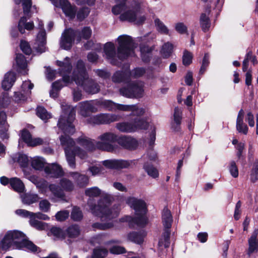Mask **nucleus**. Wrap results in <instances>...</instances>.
I'll list each match as a JSON object with an SVG mask.
<instances>
[{
  "instance_id": "f257e3e1",
  "label": "nucleus",
  "mask_w": 258,
  "mask_h": 258,
  "mask_svg": "<svg viewBox=\"0 0 258 258\" xmlns=\"http://www.w3.org/2000/svg\"><path fill=\"white\" fill-rule=\"evenodd\" d=\"M117 40L118 46L117 52L115 45L112 42L106 43L103 48L106 58L110 60L111 64L114 66H116L118 63V61L115 58L116 55L119 60L123 61L127 59L134 50V42L131 36L126 35H121L118 37Z\"/></svg>"
},
{
  "instance_id": "f03ea898",
  "label": "nucleus",
  "mask_w": 258,
  "mask_h": 258,
  "mask_svg": "<svg viewBox=\"0 0 258 258\" xmlns=\"http://www.w3.org/2000/svg\"><path fill=\"white\" fill-rule=\"evenodd\" d=\"M63 114L60 116L57 122V126L64 134L59 137V140L62 146H66L65 149H71L75 143L70 135L75 132V127L73 122L75 118V111L70 106H63Z\"/></svg>"
},
{
  "instance_id": "7ed1b4c3",
  "label": "nucleus",
  "mask_w": 258,
  "mask_h": 258,
  "mask_svg": "<svg viewBox=\"0 0 258 258\" xmlns=\"http://www.w3.org/2000/svg\"><path fill=\"white\" fill-rule=\"evenodd\" d=\"M114 201L113 197L110 194L103 193L97 204L94 199H88L87 205L92 214L97 217L112 219L118 216V211L113 213L112 209L109 208Z\"/></svg>"
},
{
  "instance_id": "20e7f679",
  "label": "nucleus",
  "mask_w": 258,
  "mask_h": 258,
  "mask_svg": "<svg viewBox=\"0 0 258 258\" xmlns=\"http://www.w3.org/2000/svg\"><path fill=\"white\" fill-rule=\"evenodd\" d=\"M99 139L102 141H106L112 145L113 143L117 142L123 149L130 151L135 150L138 147V141L131 136H118L113 133L108 132L100 135Z\"/></svg>"
},
{
  "instance_id": "39448f33",
  "label": "nucleus",
  "mask_w": 258,
  "mask_h": 258,
  "mask_svg": "<svg viewBox=\"0 0 258 258\" xmlns=\"http://www.w3.org/2000/svg\"><path fill=\"white\" fill-rule=\"evenodd\" d=\"M7 233L9 234V236L13 242L14 248L17 249L26 248L31 252L37 251L38 247L29 240L26 234L23 232L18 230H13L7 231Z\"/></svg>"
},
{
  "instance_id": "423d86ee",
  "label": "nucleus",
  "mask_w": 258,
  "mask_h": 258,
  "mask_svg": "<svg viewBox=\"0 0 258 258\" xmlns=\"http://www.w3.org/2000/svg\"><path fill=\"white\" fill-rule=\"evenodd\" d=\"M77 142L88 151H93L97 148L103 151L113 152L118 149L117 145H112L106 141L97 142L95 145L90 139L84 137L78 138Z\"/></svg>"
},
{
  "instance_id": "0eeeda50",
  "label": "nucleus",
  "mask_w": 258,
  "mask_h": 258,
  "mask_svg": "<svg viewBox=\"0 0 258 258\" xmlns=\"http://www.w3.org/2000/svg\"><path fill=\"white\" fill-rule=\"evenodd\" d=\"M120 95L128 98H141L144 90L142 86L135 82H130L119 90Z\"/></svg>"
},
{
  "instance_id": "6e6552de",
  "label": "nucleus",
  "mask_w": 258,
  "mask_h": 258,
  "mask_svg": "<svg viewBox=\"0 0 258 258\" xmlns=\"http://www.w3.org/2000/svg\"><path fill=\"white\" fill-rule=\"evenodd\" d=\"M77 36V31L72 28L66 29L62 34L60 43L61 48L69 50L71 49Z\"/></svg>"
},
{
  "instance_id": "1a4fd4ad",
  "label": "nucleus",
  "mask_w": 258,
  "mask_h": 258,
  "mask_svg": "<svg viewBox=\"0 0 258 258\" xmlns=\"http://www.w3.org/2000/svg\"><path fill=\"white\" fill-rule=\"evenodd\" d=\"M120 116L117 115L109 113H100L89 118V121L96 124H106L118 121Z\"/></svg>"
},
{
  "instance_id": "9d476101",
  "label": "nucleus",
  "mask_w": 258,
  "mask_h": 258,
  "mask_svg": "<svg viewBox=\"0 0 258 258\" xmlns=\"http://www.w3.org/2000/svg\"><path fill=\"white\" fill-rule=\"evenodd\" d=\"M73 78L77 84H82L85 80L88 79L85 63L82 59L77 61Z\"/></svg>"
},
{
  "instance_id": "9b49d317",
  "label": "nucleus",
  "mask_w": 258,
  "mask_h": 258,
  "mask_svg": "<svg viewBox=\"0 0 258 258\" xmlns=\"http://www.w3.org/2000/svg\"><path fill=\"white\" fill-rule=\"evenodd\" d=\"M136 215L137 217L125 216L120 219V221L128 222V226L130 227H133L135 225L142 227L146 226L148 222V219L146 216V214H140Z\"/></svg>"
},
{
  "instance_id": "f8f14e48",
  "label": "nucleus",
  "mask_w": 258,
  "mask_h": 258,
  "mask_svg": "<svg viewBox=\"0 0 258 258\" xmlns=\"http://www.w3.org/2000/svg\"><path fill=\"white\" fill-rule=\"evenodd\" d=\"M20 136L19 144L21 141H22L29 147H35L41 145L43 143V140L40 138H33L30 131L26 128H24L21 131Z\"/></svg>"
},
{
  "instance_id": "ddd939ff",
  "label": "nucleus",
  "mask_w": 258,
  "mask_h": 258,
  "mask_svg": "<svg viewBox=\"0 0 258 258\" xmlns=\"http://www.w3.org/2000/svg\"><path fill=\"white\" fill-rule=\"evenodd\" d=\"M126 203L135 210L136 214H146L147 213V204L143 200L129 197L126 200Z\"/></svg>"
},
{
  "instance_id": "4468645a",
  "label": "nucleus",
  "mask_w": 258,
  "mask_h": 258,
  "mask_svg": "<svg viewBox=\"0 0 258 258\" xmlns=\"http://www.w3.org/2000/svg\"><path fill=\"white\" fill-rule=\"evenodd\" d=\"M59 6L65 15L73 20L76 17L77 7L68 0H59Z\"/></svg>"
},
{
  "instance_id": "2eb2a0df",
  "label": "nucleus",
  "mask_w": 258,
  "mask_h": 258,
  "mask_svg": "<svg viewBox=\"0 0 258 258\" xmlns=\"http://www.w3.org/2000/svg\"><path fill=\"white\" fill-rule=\"evenodd\" d=\"M103 165L108 169H121L128 168L131 163L128 161L124 160H106L103 162Z\"/></svg>"
},
{
  "instance_id": "dca6fc26",
  "label": "nucleus",
  "mask_w": 258,
  "mask_h": 258,
  "mask_svg": "<svg viewBox=\"0 0 258 258\" xmlns=\"http://www.w3.org/2000/svg\"><path fill=\"white\" fill-rule=\"evenodd\" d=\"M7 116L4 111H0V139L3 141L8 140L9 138L8 133L9 124L7 122Z\"/></svg>"
},
{
  "instance_id": "f3484780",
  "label": "nucleus",
  "mask_w": 258,
  "mask_h": 258,
  "mask_svg": "<svg viewBox=\"0 0 258 258\" xmlns=\"http://www.w3.org/2000/svg\"><path fill=\"white\" fill-rule=\"evenodd\" d=\"M44 170L46 174L55 178L61 177L64 175L62 168L57 163H53L45 166Z\"/></svg>"
},
{
  "instance_id": "a211bd4d",
  "label": "nucleus",
  "mask_w": 258,
  "mask_h": 258,
  "mask_svg": "<svg viewBox=\"0 0 258 258\" xmlns=\"http://www.w3.org/2000/svg\"><path fill=\"white\" fill-rule=\"evenodd\" d=\"M83 86V89L87 93L94 94L99 92L100 86L97 83L91 79H87L82 84H79Z\"/></svg>"
},
{
  "instance_id": "6ab92c4d",
  "label": "nucleus",
  "mask_w": 258,
  "mask_h": 258,
  "mask_svg": "<svg viewBox=\"0 0 258 258\" xmlns=\"http://www.w3.org/2000/svg\"><path fill=\"white\" fill-rule=\"evenodd\" d=\"M146 232L144 230L139 231H132L127 236V239L136 244L141 245L144 241V238L146 236Z\"/></svg>"
},
{
  "instance_id": "aec40b11",
  "label": "nucleus",
  "mask_w": 258,
  "mask_h": 258,
  "mask_svg": "<svg viewBox=\"0 0 258 258\" xmlns=\"http://www.w3.org/2000/svg\"><path fill=\"white\" fill-rule=\"evenodd\" d=\"M182 112L178 107L174 109L173 121L171 123V128L174 132L180 130V125L182 119Z\"/></svg>"
},
{
  "instance_id": "412c9836",
  "label": "nucleus",
  "mask_w": 258,
  "mask_h": 258,
  "mask_svg": "<svg viewBox=\"0 0 258 258\" xmlns=\"http://www.w3.org/2000/svg\"><path fill=\"white\" fill-rule=\"evenodd\" d=\"M16 80V74L12 71L7 72L2 82V87L6 91L10 89Z\"/></svg>"
},
{
  "instance_id": "4be33fe9",
  "label": "nucleus",
  "mask_w": 258,
  "mask_h": 258,
  "mask_svg": "<svg viewBox=\"0 0 258 258\" xmlns=\"http://www.w3.org/2000/svg\"><path fill=\"white\" fill-rule=\"evenodd\" d=\"M258 234V229H255L253 232L252 235L248 239V254L250 255L254 252H257L258 251V239L257 238Z\"/></svg>"
},
{
  "instance_id": "5701e85b",
  "label": "nucleus",
  "mask_w": 258,
  "mask_h": 258,
  "mask_svg": "<svg viewBox=\"0 0 258 258\" xmlns=\"http://www.w3.org/2000/svg\"><path fill=\"white\" fill-rule=\"evenodd\" d=\"M71 176L75 180V181L79 187L83 188L88 185L89 178L88 176L80 174L77 172L70 173Z\"/></svg>"
},
{
  "instance_id": "b1692460",
  "label": "nucleus",
  "mask_w": 258,
  "mask_h": 258,
  "mask_svg": "<svg viewBox=\"0 0 258 258\" xmlns=\"http://www.w3.org/2000/svg\"><path fill=\"white\" fill-rule=\"evenodd\" d=\"M27 18L26 16H23L20 19L18 29L19 31L23 34L25 33V29L31 31L34 29V25L33 21L27 22Z\"/></svg>"
},
{
  "instance_id": "393cba45",
  "label": "nucleus",
  "mask_w": 258,
  "mask_h": 258,
  "mask_svg": "<svg viewBox=\"0 0 258 258\" xmlns=\"http://www.w3.org/2000/svg\"><path fill=\"white\" fill-rule=\"evenodd\" d=\"M131 72L128 71H117L112 76V80L114 83H119L130 79Z\"/></svg>"
},
{
  "instance_id": "a878e982",
  "label": "nucleus",
  "mask_w": 258,
  "mask_h": 258,
  "mask_svg": "<svg viewBox=\"0 0 258 258\" xmlns=\"http://www.w3.org/2000/svg\"><path fill=\"white\" fill-rule=\"evenodd\" d=\"M121 110L124 111H133L135 112L136 114L138 115H143L145 113V110L143 108L138 109V108L136 105H124L118 104L116 103L115 110Z\"/></svg>"
},
{
  "instance_id": "bb28decb",
  "label": "nucleus",
  "mask_w": 258,
  "mask_h": 258,
  "mask_svg": "<svg viewBox=\"0 0 258 258\" xmlns=\"http://www.w3.org/2000/svg\"><path fill=\"white\" fill-rule=\"evenodd\" d=\"M80 110L82 115L84 117L89 116L91 113L97 111V108L88 101L81 103Z\"/></svg>"
},
{
  "instance_id": "cd10ccee",
  "label": "nucleus",
  "mask_w": 258,
  "mask_h": 258,
  "mask_svg": "<svg viewBox=\"0 0 258 258\" xmlns=\"http://www.w3.org/2000/svg\"><path fill=\"white\" fill-rule=\"evenodd\" d=\"M162 221L164 228H171L173 222L171 211L166 206L162 212Z\"/></svg>"
},
{
  "instance_id": "c85d7f7f",
  "label": "nucleus",
  "mask_w": 258,
  "mask_h": 258,
  "mask_svg": "<svg viewBox=\"0 0 258 258\" xmlns=\"http://www.w3.org/2000/svg\"><path fill=\"white\" fill-rule=\"evenodd\" d=\"M138 14L137 10H128L121 14L119 19L122 22L127 21L128 22H135L137 20Z\"/></svg>"
},
{
  "instance_id": "c756f323",
  "label": "nucleus",
  "mask_w": 258,
  "mask_h": 258,
  "mask_svg": "<svg viewBox=\"0 0 258 258\" xmlns=\"http://www.w3.org/2000/svg\"><path fill=\"white\" fill-rule=\"evenodd\" d=\"M138 116L135 117L133 120V127L135 132L137 130H147L149 126L148 122L145 119L141 118L140 116L141 115H138Z\"/></svg>"
},
{
  "instance_id": "7c9ffc66",
  "label": "nucleus",
  "mask_w": 258,
  "mask_h": 258,
  "mask_svg": "<svg viewBox=\"0 0 258 258\" xmlns=\"http://www.w3.org/2000/svg\"><path fill=\"white\" fill-rule=\"evenodd\" d=\"M48 187L55 197L59 198L63 201H66V195L60 187L55 184H50Z\"/></svg>"
},
{
  "instance_id": "2f4dec72",
  "label": "nucleus",
  "mask_w": 258,
  "mask_h": 258,
  "mask_svg": "<svg viewBox=\"0 0 258 258\" xmlns=\"http://www.w3.org/2000/svg\"><path fill=\"white\" fill-rule=\"evenodd\" d=\"M173 52V45L167 42L165 43L162 46L160 50V54L164 59H167L169 58Z\"/></svg>"
},
{
  "instance_id": "473e14b6",
  "label": "nucleus",
  "mask_w": 258,
  "mask_h": 258,
  "mask_svg": "<svg viewBox=\"0 0 258 258\" xmlns=\"http://www.w3.org/2000/svg\"><path fill=\"white\" fill-rule=\"evenodd\" d=\"M10 186L14 191L18 192H23L25 189V186L22 180L18 177L11 178Z\"/></svg>"
},
{
  "instance_id": "72a5a7b5",
  "label": "nucleus",
  "mask_w": 258,
  "mask_h": 258,
  "mask_svg": "<svg viewBox=\"0 0 258 258\" xmlns=\"http://www.w3.org/2000/svg\"><path fill=\"white\" fill-rule=\"evenodd\" d=\"M64 232L66 233V237L75 238L80 234V229L78 225H72L67 228Z\"/></svg>"
},
{
  "instance_id": "f704fd0d",
  "label": "nucleus",
  "mask_w": 258,
  "mask_h": 258,
  "mask_svg": "<svg viewBox=\"0 0 258 258\" xmlns=\"http://www.w3.org/2000/svg\"><path fill=\"white\" fill-rule=\"evenodd\" d=\"M200 24L202 30L204 32L209 30L211 26V21L209 17L205 13H202L200 18Z\"/></svg>"
},
{
  "instance_id": "c9c22d12",
  "label": "nucleus",
  "mask_w": 258,
  "mask_h": 258,
  "mask_svg": "<svg viewBox=\"0 0 258 258\" xmlns=\"http://www.w3.org/2000/svg\"><path fill=\"white\" fill-rule=\"evenodd\" d=\"M12 246L14 247L13 242L9 236V234L6 233L0 242V247L3 250L7 251Z\"/></svg>"
},
{
  "instance_id": "e433bc0d",
  "label": "nucleus",
  "mask_w": 258,
  "mask_h": 258,
  "mask_svg": "<svg viewBox=\"0 0 258 258\" xmlns=\"http://www.w3.org/2000/svg\"><path fill=\"white\" fill-rule=\"evenodd\" d=\"M90 13V9L87 7H83L77 10L76 17L79 22H83L88 17Z\"/></svg>"
},
{
  "instance_id": "4c0bfd02",
  "label": "nucleus",
  "mask_w": 258,
  "mask_h": 258,
  "mask_svg": "<svg viewBox=\"0 0 258 258\" xmlns=\"http://www.w3.org/2000/svg\"><path fill=\"white\" fill-rule=\"evenodd\" d=\"M143 168L150 176L153 178L158 177V171L152 164L148 162L145 163L143 166Z\"/></svg>"
},
{
  "instance_id": "58836bf2",
  "label": "nucleus",
  "mask_w": 258,
  "mask_h": 258,
  "mask_svg": "<svg viewBox=\"0 0 258 258\" xmlns=\"http://www.w3.org/2000/svg\"><path fill=\"white\" fill-rule=\"evenodd\" d=\"M36 111L37 116L44 122H46L51 117L50 113L43 106H38Z\"/></svg>"
},
{
  "instance_id": "ea45409f",
  "label": "nucleus",
  "mask_w": 258,
  "mask_h": 258,
  "mask_svg": "<svg viewBox=\"0 0 258 258\" xmlns=\"http://www.w3.org/2000/svg\"><path fill=\"white\" fill-rule=\"evenodd\" d=\"M66 158L69 166L75 168L76 167V155L72 149H64Z\"/></svg>"
},
{
  "instance_id": "a19ab883",
  "label": "nucleus",
  "mask_w": 258,
  "mask_h": 258,
  "mask_svg": "<svg viewBox=\"0 0 258 258\" xmlns=\"http://www.w3.org/2000/svg\"><path fill=\"white\" fill-rule=\"evenodd\" d=\"M39 197L37 194H25L22 197L23 204L30 205L38 201Z\"/></svg>"
},
{
  "instance_id": "79ce46f5",
  "label": "nucleus",
  "mask_w": 258,
  "mask_h": 258,
  "mask_svg": "<svg viewBox=\"0 0 258 258\" xmlns=\"http://www.w3.org/2000/svg\"><path fill=\"white\" fill-rule=\"evenodd\" d=\"M77 33H78L79 35L77 36V41H80L81 37L85 40L89 39L92 34V30L90 27H84L81 32L79 30H76Z\"/></svg>"
},
{
  "instance_id": "37998d69",
  "label": "nucleus",
  "mask_w": 258,
  "mask_h": 258,
  "mask_svg": "<svg viewBox=\"0 0 258 258\" xmlns=\"http://www.w3.org/2000/svg\"><path fill=\"white\" fill-rule=\"evenodd\" d=\"M62 189L67 192H70L73 190L74 185L73 182L66 178H62L59 183Z\"/></svg>"
},
{
  "instance_id": "c03bdc74",
  "label": "nucleus",
  "mask_w": 258,
  "mask_h": 258,
  "mask_svg": "<svg viewBox=\"0 0 258 258\" xmlns=\"http://www.w3.org/2000/svg\"><path fill=\"white\" fill-rule=\"evenodd\" d=\"M116 127L117 130L121 132H134L132 123H129L127 122L117 123L116 125Z\"/></svg>"
},
{
  "instance_id": "a18cd8bd",
  "label": "nucleus",
  "mask_w": 258,
  "mask_h": 258,
  "mask_svg": "<svg viewBox=\"0 0 258 258\" xmlns=\"http://www.w3.org/2000/svg\"><path fill=\"white\" fill-rule=\"evenodd\" d=\"M15 60L18 69L24 70L27 68L26 60L23 54L21 53L17 54Z\"/></svg>"
},
{
  "instance_id": "49530a36",
  "label": "nucleus",
  "mask_w": 258,
  "mask_h": 258,
  "mask_svg": "<svg viewBox=\"0 0 258 258\" xmlns=\"http://www.w3.org/2000/svg\"><path fill=\"white\" fill-rule=\"evenodd\" d=\"M31 165L34 169L41 171L44 169L45 162L42 158L36 157L32 160Z\"/></svg>"
},
{
  "instance_id": "de8ad7c7",
  "label": "nucleus",
  "mask_w": 258,
  "mask_h": 258,
  "mask_svg": "<svg viewBox=\"0 0 258 258\" xmlns=\"http://www.w3.org/2000/svg\"><path fill=\"white\" fill-rule=\"evenodd\" d=\"M85 195L89 197V199H93L94 197H99L101 194V190L97 186L88 188L85 190Z\"/></svg>"
},
{
  "instance_id": "09e8293b",
  "label": "nucleus",
  "mask_w": 258,
  "mask_h": 258,
  "mask_svg": "<svg viewBox=\"0 0 258 258\" xmlns=\"http://www.w3.org/2000/svg\"><path fill=\"white\" fill-rule=\"evenodd\" d=\"M113 227V224L112 222L100 223L95 222L92 224V227L94 230H105Z\"/></svg>"
},
{
  "instance_id": "8fccbe9b",
  "label": "nucleus",
  "mask_w": 258,
  "mask_h": 258,
  "mask_svg": "<svg viewBox=\"0 0 258 258\" xmlns=\"http://www.w3.org/2000/svg\"><path fill=\"white\" fill-rule=\"evenodd\" d=\"M108 250L105 248H95L93 249L91 258H105Z\"/></svg>"
},
{
  "instance_id": "3c124183",
  "label": "nucleus",
  "mask_w": 258,
  "mask_h": 258,
  "mask_svg": "<svg viewBox=\"0 0 258 258\" xmlns=\"http://www.w3.org/2000/svg\"><path fill=\"white\" fill-rule=\"evenodd\" d=\"M155 26L157 27V31L163 34L167 35L169 33V30L164 23L160 20L159 19L156 18L154 20Z\"/></svg>"
},
{
  "instance_id": "603ef678",
  "label": "nucleus",
  "mask_w": 258,
  "mask_h": 258,
  "mask_svg": "<svg viewBox=\"0 0 258 258\" xmlns=\"http://www.w3.org/2000/svg\"><path fill=\"white\" fill-rule=\"evenodd\" d=\"M193 55L191 52L185 49L182 56V64L184 66H189L192 62Z\"/></svg>"
},
{
  "instance_id": "864d4df0",
  "label": "nucleus",
  "mask_w": 258,
  "mask_h": 258,
  "mask_svg": "<svg viewBox=\"0 0 258 258\" xmlns=\"http://www.w3.org/2000/svg\"><path fill=\"white\" fill-rule=\"evenodd\" d=\"M17 162L22 168H27L29 165V159L28 156L24 154H19Z\"/></svg>"
},
{
  "instance_id": "5fc2aeb1",
  "label": "nucleus",
  "mask_w": 258,
  "mask_h": 258,
  "mask_svg": "<svg viewBox=\"0 0 258 258\" xmlns=\"http://www.w3.org/2000/svg\"><path fill=\"white\" fill-rule=\"evenodd\" d=\"M20 48L22 52L26 55H30L32 53V49L29 43L24 40H21L20 43Z\"/></svg>"
},
{
  "instance_id": "6e6d98bb",
  "label": "nucleus",
  "mask_w": 258,
  "mask_h": 258,
  "mask_svg": "<svg viewBox=\"0 0 258 258\" xmlns=\"http://www.w3.org/2000/svg\"><path fill=\"white\" fill-rule=\"evenodd\" d=\"M109 251L113 254H121L126 252L125 247L120 245H113L110 247Z\"/></svg>"
},
{
  "instance_id": "4d7b16f0",
  "label": "nucleus",
  "mask_w": 258,
  "mask_h": 258,
  "mask_svg": "<svg viewBox=\"0 0 258 258\" xmlns=\"http://www.w3.org/2000/svg\"><path fill=\"white\" fill-rule=\"evenodd\" d=\"M30 225L39 230H42L45 228V223L43 222L35 219V218H32L30 221Z\"/></svg>"
},
{
  "instance_id": "13d9d810",
  "label": "nucleus",
  "mask_w": 258,
  "mask_h": 258,
  "mask_svg": "<svg viewBox=\"0 0 258 258\" xmlns=\"http://www.w3.org/2000/svg\"><path fill=\"white\" fill-rule=\"evenodd\" d=\"M209 63V55L208 53H206L203 58L202 66L200 70L199 73L200 74L202 75L205 73Z\"/></svg>"
},
{
  "instance_id": "bf43d9fd",
  "label": "nucleus",
  "mask_w": 258,
  "mask_h": 258,
  "mask_svg": "<svg viewBox=\"0 0 258 258\" xmlns=\"http://www.w3.org/2000/svg\"><path fill=\"white\" fill-rule=\"evenodd\" d=\"M71 218L76 221H80L83 218V214L79 208H74L71 213Z\"/></svg>"
},
{
  "instance_id": "052dcab7",
  "label": "nucleus",
  "mask_w": 258,
  "mask_h": 258,
  "mask_svg": "<svg viewBox=\"0 0 258 258\" xmlns=\"http://www.w3.org/2000/svg\"><path fill=\"white\" fill-rule=\"evenodd\" d=\"M50 232L52 235L57 238L64 239L66 237V233L59 227H52L50 229Z\"/></svg>"
},
{
  "instance_id": "680f3d73",
  "label": "nucleus",
  "mask_w": 258,
  "mask_h": 258,
  "mask_svg": "<svg viewBox=\"0 0 258 258\" xmlns=\"http://www.w3.org/2000/svg\"><path fill=\"white\" fill-rule=\"evenodd\" d=\"M100 104L109 111H115L116 103L111 100H105L102 101Z\"/></svg>"
},
{
  "instance_id": "e2e57ef3",
  "label": "nucleus",
  "mask_w": 258,
  "mask_h": 258,
  "mask_svg": "<svg viewBox=\"0 0 258 258\" xmlns=\"http://www.w3.org/2000/svg\"><path fill=\"white\" fill-rule=\"evenodd\" d=\"M39 206L41 211L48 212L50 209L51 204L47 200L44 199L40 201Z\"/></svg>"
},
{
  "instance_id": "0e129e2a",
  "label": "nucleus",
  "mask_w": 258,
  "mask_h": 258,
  "mask_svg": "<svg viewBox=\"0 0 258 258\" xmlns=\"http://www.w3.org/2000/svg\"><path fill=\"white\" fill-rule=\"evenodd\" d=\"M32 5V0H23L22 6L24 15H28L30 13Z\"/></svg>"
},
{
  "instance_id": "69168bd1",
  "label": "nucleus",
  "mask_w": 258,
  "mask_h": 258,
  "mask_svg": "<svg viewBox=\"0 0 258 258\" xmlns=\"http://www.w3.org/2000/svg\"><path fill=\"white\" fill-rule=\"evenodd\" d=\"M65 59L68 60V61L65 63V65H64L62 68H61L59 71L60 74H69L72 70V65L70 62L69 57H66Z\"/></svg>"
},
{
  "instance_id": "338daca9",
  "label": "nucleus",
  "mask_w": 258,
  "mask_h": 258,
  "mask_svg": "<svg viewBox=\"0 0 258 258\" xmlns=\"http://www.w3.org/2000/svg\"><path fill=\"white\" fill-rule=\"evenodd\" d=\"M175 30L180 34L187 33V27L182 22H178L175 24Z\"/></svg>"
},
{
  "instance_id": "774afa93",
  "label": "nucleus",
  "mask_w": 258,
  "mask_h": 258,
  "mask_svg": "<svg viewBox=\"0 0 258 258\" xmlns=\"http://www.w3.org/2000/svg\"><path fill=\"white\" fill-rule=\"evenodd\" d=\"M69 216V213L68 211H60L55 214L56 219L58 221H64Z\"/></svg>"
}]
</instances>
